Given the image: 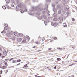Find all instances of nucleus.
<instances>
[{
    "label": "nucleus",
    "instance_id": "nucleus-1",
    "mask_svg": "<svg viewBox=\"0 0 77 77\" xmlns=\"http://www.w3.org/2000/svg\"><path fill=\"white\" fill-rule=\"evenodd\" d=\"M14 32L12 31L10 32V34H9L8 33H7L6 35L8 37V38L10 39H11L12 41H14L15 40V37L14 36L12 35Z\"/></svg>",
    "mask_w": 77,
    "mask_h": 77
},
{
    "label": "nucleus",
    "instance_id": "nucleus-2",
    "mask_svg": "<svg viewBox=\"0 0 77 77\" xmlns=\"http://www.w3.org/2000/svg\"><path fill=\"white\" fill-rule=\"evenodd\" d=\"M39 6H38L35 8V7L34 6L32 7V10H30V11H31V12H32V11H33V10L35 9V11H38V9H39Z\"/></svg>",
    "mask_w": 77,
    "mask_h": 77
},
{
    "label": "nucleus",
    "instance_id": "nucleus-3",
    "mask_svg": "<svg viewBox=\"0 0 77 77\" xmlns=\"http://www.w3.org/2000/svg\"><path fill=\"white\" fill-rule=\"evenodd\" d=\"M20 7L19 6L17 5L16 6V11H20Z\"/></svg>",
    "mask_w": 77,
    "mask_h": 77
},
{
    "label": "nucleus",
    "instance_id": "nucleus-4",
    "mask_svg": "<svg viewBox=\"0 0 77 77\" xmlns=\"http://www.w3.org/2000/svg\"><path fill=\"white\" fill-rule=\"evenodd\" d=\"M6 26L4 28V29L5 30H8V24H6Z\"/></svg>",
    "mask_w": 77,
    "mask_h": 77
},
{
    "label": "nucleus",
    "instance_id": "nucleus-5",
    "mask_svg": "<svg viewBox=\"0 0 77 77\" xmlns=\"http://www.w3.org/2000/svg\"><path fill=\"white\" fill-rule=\"evenodd\" d=\"M58 19L60 21H62L63 20V18L62 16H59L58 17Z\"/></svg>",
    "mask_w": 77,
    "mask_h": 77
},
{
    "label": "nucleus",
    "instance_id": "nucleus-6",
    "mask_svg": "<svg viewBox=\"0 0 77 77\" xmlns=\"http://www.w3.org/2000/svg\"><path fill=\"white\" fill-rule=\"evenodd\" d=\"M22 40V39L21 38H17V41H18V42H21Z\"/></svg>",
    "mask_w": 77,
    "mask_h": 77
},
{
    "label": "nucleus",
    "instance_id": "nucleus-7",
    "mask_svg": "<svg viewBox=\"0 0 77 77\" xmlns=\"http://www.w3.org/2000/svg\"><path fill=\"white\" fill-rule=\"evenodd\" d=\"M3 54L4 56H7V52L6 51V50H5L4 52H3Z\"/></svg>",
    "mask_w": 77,
    "mask_h": 77
},
{
    "label": "nucleus",
    "instance_id": "nucleus-8",
    "mask_svg": "<svg viewBox=\"0 0 77 77\" xmlns=\"http://www.w3.org/2000/svg\"><path fill=\"white\" fill-rule=\"evenodd\" d=\"M60 5H58L57 7V9H60Z\"/></svg>",
    "mask_w": 77,
    "mask_h": 77
},
{
    "label": "nucleus",
    "instance_id": "nucleus-9",
    "mask_svg": "<svg viewBox=\"0 0 77 77\" xmlns=\"http://www.w3.org/2000/svg\"><path fill=\"white\" fill-rule=\"evenodd\" d=\"M26 40H23L22 42L21 43H25V42H26Z\"/></svg>",
    "mask_w": 77,
    "mask_h": 77
},
{
    "label": "nucleus",
    "instance_id": "nucleus-10",
    "mask_svg": "<svg viewBox=\"0 0 77 77\" xmlns=\"http://www.w3.org/2000/svg\"><path fill=\"white\" fill-rule=\"evenodd\" d=\"M58 14H61V10H59L58 11Z\"/></svg>",
    "mask_w": 77,
    "mask_h": 77
},
{
    "label": "nucleus",
    "instance_id": "nucleus-11",
    "mask_svg": "<svg viewBox=\"0 0 77 77\" xmlns=\"http://www.w3.org/2000/svg\"><path fill=\"white\" fill-rule=\"evenodd\" d=\"M53 16L54 17H57V14L55 13H54Z\"/></svg>",
    "mask_w": 77,
    "mask_h": 77
},
{
    "label": "nucleus",
    "instance_id": "nucleus-12",
    "mask_svg": "<svg viewBox=\"0 0 77 77\" xmlns=\"http://www.w3.org/2000/svg\"><path fill=\"white\" fill-rule=\"evenodd\" d=\"M53 21H57V18H54L53 19Z\"/></svg>",
    "mask_w": 77,
    "mask_h": 77
},
{
    "label": "nucleus",
    "instance_id": "nucleus-13",
    "mask_svg": "<svg viewBox=\"0 0 77 77\" xmlns=\"http://www.w3.org/2000/svg\"><path fill=\"white\" fill-rule=\"evenodd\" d=\"M54 24L55 26H57V25L59 24V23H58V22H56L54 23Z\"/></svg>",
    "mask_w": 77,
    "mask_h": 77
},
{
    "label": "nucleus",
    "instance_id": "nucleus-14",
    "mask_svg": "<svg viewBox=\"0 0 77 77\" xmlns=\"http://www.w3.org/2000/svg\"><path fill=\"white\" fill-rule=\"evenodd\" d=\"M63 25L64 27H67V25L65 24V23H63Z\"/></svg>",
    "mask_w": 77,
    "mask_h": 77
},
{
    "label": "nucleus",
    "instance_id": "nucleus-15",
    "mask_svg": "<svg viewBox=\"0 0 77 77\" xmlns=\"http://www.w3.org/2000/svg\"><path fill=\"white\" fill-rule=\"evenodd\" d=\"M17 62V60H13V61L12 62V63H16Z\"/></svg>",
    "mask_w": 77,
    "mask_h": 77
},
{
    "label": "nucleus",
    "instance_id": "nucleus-16",
    "mask_svg": "<svg viewBox=\"0 0 77 77\" xmlns=\"http://www.w3.org/2000/svg\"><path fill=\"white\" fill-rule=\"evenodd\" d=\"M43 18L45 19V20H46L47 19V16H46L44 15L43 16Z\"/></svg>",
    "mask_w": 77,
    "mask_h": 77
},
{
    "label": "nucleus",
    "instance_id": "nucleus-17",
    "mask_svg": "<svg viewBox=\"0 0 77 77\" xmlns=\"http://www.w3.org/2000/svg\"><path fill=\"white\" fill-rule=\"evenodd\" d=\"M64 9L65 11H67V9H67V8H66V7H65L64 8Z\"/></svg>",
    "mask_w": 77,
    "mask_h": 77
},
{
    "label": "nucleus",
    "instance_id": "nucleus-18",
    "mask_svg": "<svg viewBox=\"0 0 77 77\" xmlns=\"http://www.w3.org/2000/svg\"><path fill=\"white\" fill-rule=\"evenodd\" d=\"M66 1V0H62V2H63V3H65Z\"/></svg>",
    "mask_w": 77,
    "mask_h": 77
},
{
    "label": "nucleus",
    "instance_id": "nucleus-19",
    "mask_svg": "<svg viewBox=\"0 0 77 77\" xmlns=\"http://www.w3.org/2000/svg\"><path fill=\"white\" fill-rule=\"evenodd\" d=\"M57 60L58 61H60V60H61V59L60 58H57Z\"/></svg>",
    "mask_w": 77,
    "mask_h": 77
},
{
    "label": "nucleus",
    "instance_id": "nucleus-20",
    "mask_svg": "<svg viewBox=\"0 0 77 77\" xmlns=\"http://www.w3.org/2000/svg\"><path fill=\"white\" fill-rule=\"evenodd\" d=\"M26 38H27V39H28L29 40L30 39V37H29L28 36H26Z\"/></svg>",
    "mask_w": 77,
    "mask_h": 77
},
{
    "label": "nucleus",
    "instance_id": "nucleus-21",
    "mask_svg": "<svg viewBox=\"0 0 77 77\" xmlns=\"http://www.w3.org/2000/svg\"><path fill=\"white\" fill-rule=\"evenodd\" d=\"M49 18V20H50V21H51L52 20V17H48Z\"/></svg>",
    "mask_w": 77,
    "mask_h": 77
},
{
    "label": "nucleus",
    "instance_id": "nucleus-22",
    "mask_svg": "<svg viewBox=\"0 0 77 77\" xmlns=\"http://www.w3.org/2000/svg\"><path fill=\"white\" fill-rule=\"evenodd\" d=\"M2 8L4 9H6V7H5V6H2Z\"/></svg>",
    "mask_w": 77,
    "mask_h": 77
},
{
    "label": "nucleus",
    "instance_id": "nucleus-23",
    "mask_svg": "<svg viewBox=\"0 0 77 77\" xmlns=\"http://www.w3.org/2000/svg\"><path fill=\"white\" fill-rule=\"evenodd\" d=\"M14 35H15V36H17V32H14Z\"/></svg>",
    "mask_w": 77,
    "mask_h": 77
},
{
    "label": "nucleus",
    "instance_id": "nucleus-24",
    "mask_svg": "<svg viewBox=\"0 0 77 77\" xmlns=\"http://www.w3.org/2000/svg\"><path fill=\"white\" fill-rule=\"evenodd\" d=\"M10 2V0H8L6 2L7 3H9Z\"/></svg>",
    "mask_w": 77,
    "mask_h": 77
},
{
    "label": "nucleus",
    "instance_id": "nucleus-25",
    "mask_svg": "<svg viewBox=\"0 0 77 77\" xmlns=\"http://www.w3.org/2000/svg\"><path fill=\"white\" fill-rule=\"evenodd\" d=\"M21 60L20 59H19L18 60H17V62H21Z\"/></svg>",
    "mask_w": 77,
    "mask_h": 77
},
{
    "label": "nucleus",
    "instance_id": "nucleus-26",
    "mask_svg": "<svg viewBox=\"0 0 77 77\" xmlns=\"http://www.w3.org/2000/svg\"><path fill=\"white\" fill-rule=\"evenodd\" d=\"M46 12L48 13V14H49V13H50V11H49L48 10H47L46 11Z\"/></svg>",
    "mask_w": 77,
    "mask_h": 77
},
{
    "label": "nucleus",
    "instance_id": "nucleus-27",
    "mask_svg": "<svg viewBox=\"0 0 77 77\" xmlns=\"http://www.w3.org/2000/svg\"><path fill=\"white\" fill-rule=\"evenodd\" d=\"M19 35L20 36H21V37L23 36V34H20Z\"/></svg>",
    "mask_w": 77,
    "mask_h": 77
},
{
    "label": "nucleus",
    "instance_id": "nucleus-28",
    "mask_svg": "<svg viewBox=\"0 0 77 77\" xmlns=\"http://www.w3.org/2000/svg\"><path fill=\"white\" fill-rule=\"evenodd\" d=\"M11 7H14V4H11Z\"/></svg>",
    "mask_w": 77,
    "mask_h": 77
},
{
    "label": "nucleus",
    "instance_id": "nucleus-29",
    "mask_svg": "<svg viewBox=\"0 0 77 77\" xmlns=\"http://www.w3.org/2000/svg\"><path fill=\"white\" fill-rule=\"evenodd\" d=\"M3 32L5 34L6 33V31L5 30H4L3 31Z\"/></svg>",
    "mask_w": 77,
    "mask_h": 77
},
{
    "label": "nucleus",
    "instance_id": "nucleus-30",
    "mask_svg": "<svg viewBox=\"0 0 77 77\" xmlns=\"http://www.w3.org/2000/svg\"><path fill=\"white\" fill-rule=\"evenodd\" d=\"M4 64H5V65H6V66H8V64H7V63L5 62L4 63Z\"/></svg>",
    "mask_w": 77,
    "mask_h": 77
},
{
    "label": "nucleus",
    "instance_id": "nucleus-31",
    "mask_svg": "<svg viewBox=\"0 0 77 77\" xmlns=\"http://www.w3.org/2000/svg\"><path fill=\"white\" fill-rule=\"evenodd\" d=\"M39 9L41 10V11H42V10L43 9V8H39Z\"/></svg>",
    "mask_w": 77,
    "mask_h": 77
},
{
    "label": "nucleus",
    "instance_id": "nucleus-32",
    "mask_svg": "<svg viewBox=\"0 0 77 77\" xmlns=\"http://www.w3.org/2000/svg\"><path fill=\"white\" fill-rule=\"evenodd\" d=\"M10 59L9 61H11L12 60H13V59H14L13 58H12L10 59Z\"/></svg>",
    "mask_w": 77,
    "mask_h": 77
},
{
    "label": "nucleus",
    "instance_id": "nucleus-33",
    "mask_svg": "<svg viewBox=\"0 0 77 77\" xmlns=\"http://www.w3.org/2000/svg\"><path fill=\"white\" fill-rule=\"evenodd\" d=\"M44 23L45 24V26H47V22H45V21H44Z\"/></svg>",
    "mask_w": 77,
    "mask_h": 77
},
{
    "label": "nucleus",
    "instance_id": "nucleus-34",
    "mask_svg": "<svg viewBox=\"0 0 77 77\" xmlns=\"http://www.w3.org/2000/svg\"><path fill=\"white\" fill-rule=\"evenodd\" d=\"M2 66V64L0 63V68H1Z\"/></svg>",
    "mask_w": 77,
    "mask_h": 77
},
{
    "label": "nucleus",
    "instance_id": "nucleus-35",
    "mask_svg": "<svg viewBox=\"0 0 77 77\" xmlns=\"http://www.w3.org/2000/svg\"><path fill=\"white\" fill-rule=\"evenodd\" d=\"M51 26H54V24H53V22H51Z\"/></svg>",
    "mask_w": 77,
    "mask_h": 77
},
{
    "label": "nucleus",
    "instance_id": "nucleus-36",
    "mask_svg": "<svg viewBox=\"0 0 77 77\" xmlns=\"http://www.w3.org/2000/svg\"><path fill=\"white\" fill-rule=\"evenodd\" d=\"M72 21H74L75 20V19H74V18H72Z\"/></svg>",
    "mask_w": 77,
    "mask_h": 77
},
{
    "label": "nucleus",
    "instance_id": "nucleus-37",
    "mask_svg": "<svg viewBox=\"0 0 77 77\" xmlns=\"http://www.w3.org/2000/svg\"><path fill=\"white\" fill-rule=\"evenodd\" d=\"M24 11L25 12H27V9H25L24 10Z\"/></svg>",
    "mask_w": 77,
    "mask_h": 77
},
{
    "label": "nucleus",
    "instance_id": "nucleus-38",
    "mask_svg": "<svg viewBox=\"0 0 77 77\" xmlns=\"http://www.w3.org/2000/svg\"><path fill=\"white\" fill-rule=\"evenodd\" d=\"M35 43H36V44H39V43H38V41L36 42Z\"/></svg>",
    "mask_w": 77,
    "mask_h": 77
},
{
    "label": "nucleus",
    "instance_id": "nucleus-39",
    "mask_svg": "<svg viewBox=\"0 0 77 77\" xmlns=\"http://www.w3.org/2000/svg\"><path fill=\"white\" fill-rule=\"evenodd\" d=\"M20 12L22 14H23V13H24V11H22Z\"/></svg>",
    "mask_w": 77,
    "mask_h": 77
},
{
    "label": "nucleus",
    "instance_id": "nucleus-40",
    "mask_svg": "<svg viewBox=\"0 0 77 77\" xmlns=\"http://www.w3.org/2000/svg\"><path fill=\"white\" fill-rule=\"evenodd\" d=\"M47 2H51V0H46Z\"/></svg>",
    "mask_w": 77,
    "mask_h": 77
},
{
    "label": "nucleus",
    "instance_id": "nucleus-41",
    "mask_svg": "<svg viewBox=\"0 0 77 77\" xmlns=\"http://www.w3.org/2000/svg\"><path fill=\"white\" fill-rule=\"evenodd\" d=\"M3 72V71L2 70H1L0 71V74H2V72Z\"/></svg>",
    "mask_w": 77,
    "mask_h": 77
},
{
    "label": "nucleus",
    "instance_id": "nucleus-42",
    "mask_svg": "<svg viewBox=\"0 0 77 77\" xmlns=\"http://www.w3.org/2000/svg\"><path fill=\"white\" fill-rule=\"evenodd\" d=\"M57 39V38L56 37H54V39L55 40H56Z\"/></svg>",
    "mask_w": 77,
    "mask_h": 77
},
{
    "label": "nucleus",
    "instance_id": "nucleus-43",
    "mask_svg": "<svg viewBox=\"0 0 77 77\" xmlns=\"http://www.w3.org/2000/svg\"><path fill=\"white\" fill-rule=\"evenodd\" d=\"M72 48H73V49H75V47L74 46H72Z\"/></svg>",
    "mask_w": 77,
    "mask_h": 77
},
{
    "label": "nucleus",
    "instance_id": "nucleus-44",
    "mask_svg": "<svg viewBox=\"0 0 77 77\" xmlns=\"http://www.w3.org/2000/svg\"><path fill=\"white\" fill-rule=\"evenodd\" d=\"M27 66V64H26V65H24V67H27V66Z\"/></svg>",
    "mask_w": 77,
    "mask_h": 77
},
{
    "label": "nucleus",
    "instance_id": "nucleus-45",
    "mask_svg": "<svg viewBox=\"0 0 77 77\" xmlns=\"http://www.w3.org/2000/svg\"><path fill=\"white\" fill-rule=\"evenodd\" d=\"M8 60H9V59H6L5 60H6V61H8Z\"/></svg>",
    "mask_w": 77,
    "mask_h": 77
},
{
    "label": "nucleus",
    "instance_id": "nucleus-46",
    "mask_svg": "<svg viewBox=\"0 0 77 77\" xmlns=\"http://www.w3.org/2000/svg\"><path fill=\"white\" fill-rule=\"evenodd\" d=\"M49 50H51V48H49Z\"/></svg>",
    "mask_w": 77,
    "mask_h": 77
},
{
    "label": "nucleus",
    "instance_id": "nucleus-47",
    "mask_svg": "<svg viewBox=\"0 0 77 77\" xmlns=\"http://www.w3.org/2000/svg\"><path fill=\"white\" fill-rule=\"evenodd\" d=\"M0 50H2V48H0Z\"/></svg>",
    "mask_w": 77,
    "mask_h": 77
},
{
    "label": "nucleus",
    "instance_id": "nucleus-48",
    "mask_svg": "<svg viewBox=\"0 0 77 77\" xmlns=\"http://www.w3.org/2000/svg\"><path fill=\"white\" fill-rule=\"evenodd\" d=\"M3 68H6V66H3Z\"/></svg>",
    "mask_w": 77,
    "mask_h": 77
},
{
    "label": "nucleus",
    "instance_id": "nucleus-49",
    "mask_svg": "<svg viewBox=\"0 0 77 77\" xmlns=\"http://www.w3.org/2000/svg\"><path fill=\"white\" fill-rule=\"evenodd\" d=\"M21 65V63H19L18 64H17V66H18V65Z\"/></svg>",
    "mask_w": 77,
    "mask_h": 77
},
{
    "label": "nucleus",
    "instance_id": "nucleus-50",
    "mask_svg": "<svg viewBox=\"0 0 77 77\" xmlns=\"http://www.w3.org/2000/svg\"><path fill=\"white\" fill-rule=\"evenodd\" d=\"M70 54H69V55H68V56H67V58H68V56H69Z\"/></svg>",
    "mask_w": 77,
    "mask_h": 77
},
{
    "label": "nucleus",
    "instance_id": "nucleus-51",
    "mask_svg": "<svg viewBox=\"0 0 77 77\" xmlns=\"http://www.w3.org/2000/svg\"><path fill=\"white\" fill-rule=\"evenodd\" d=\"M35 77H38V76L36 75H35Z\"/></svg>",
    "mask_w": 77,
    "mask_h": 77
},
{
    "label": "nucleus",
    "instance_id": "nucleus-52",
    "mask_svg": "<svg viewBox=\"0 0 77 77\" xmlns=\"http://www.w3.org/2000/svg\"><path fill=\"white\" fill-rule=\"evenodd\" d=\"M54 69H56V66H55L54 67Z\"/></svg>",
    "mask_w": 77,
    "mask_h": 77
},
{
    "label": "nucleus",
    "instance_id": "nucleus-53",
    "mask_svg": "<svg viewBox=\"0 0 77 77\" xmlns=\"http://www.w3.org/2000/svg\"><path fill=\"white\" fill-rule=\"evenodd\" d=\"M75 63H74V64H72V65H75Z\"/></svg>",
    "mask_w": 77,
    "mask_h": 77
},
{
    "label": "nucleus",
    "instance_id": "nucleus-54",
    "mask_svg": "<svg viewBox=\"0 0 77 77\" xmlns=\"http://www.w3.org/2000/svg\"><path fill=\"white\" fill-rule=\"evenodd\" d=\"M75 63H74V64H72V65H75Z\"/></svg>",
    "mask_w": 77,
    "mask_h": 77
},
{
    "label": "nucleus",
    "instance_id": "nucleus-55",
    "mask_svg": "<svg viewBox=\"0 0 77 77\" xmlns=\"http://www.w3.org/2000/svg\"><path fill=\"white\" fill-rule=\"evenodd\" d=\"M36 47V46H34L33 47V48H35Z\"/></svg>",
    "mask_w": 77,
    "mask_h": 77
},
{
    "label": "nucleus",
    "instance_id": "nucleus-56",
    "mask_svg": "<svg viewBox=\"0 0 77 77\" xmlns=\"http://www.w3.org/2000/svg\"><path fill=\"white\" fill-rule=\"evenodd\" d=\"M3 33V31H2V32H1V33Z\"/></svg>",
    "mask_w": 77,
    "mask_h": 77
},
{
    "label": "nucleus",
    "instance_id": "nucleus-57",
    "mask_svg": "<svg viewBox=\"0 0 77 77\" xmlns=\"http://www.w3.org/2000/svg\"><path fill=\"white\" fill-rule=\"evenodd\" d=\"M32 0L33 2H35V0Z\"/></svg>",
    "mask_w": 77,
    "mask_h": 77
},
{
    "label": "nucleus",
    "instance_id": "nucleus-58",
    "mask_svg": "<svg viewBox=\"0 0 77 77\" xmlns=\"http://www.w3.org/2000/svg\"><path fill=\"white\" fill-rule=\"evenodd\" d=\"M8 70H7L6 72V73H7V72H8Z\"/></svg>",
    "mask_w": 77,
    "mask_h": 77
},
{
    "label": "nucleus",
    "instance_id": "nucleus-59",
    "mask_svg": "<svg viewBox=\"0 0 77 77\" xmlns=\"http://www.w3.org/2000/svg\"><path fill=\"white\" fill-rule=\"evenodd\" d=\"M29 15H31L32 14H30V13H28Z\"/></svg>",
    "mask_w": 77,
    "mask_h": 77
},
{
    "label": "nucleus",
    "instance_id": "nucleus-60",
    "mask_svg": "<svg viewBox=\"0 0 77 77\" xmlns=\"http://www.w3.org/2000/svg\"><path fill=\"white\" fill-rule=\"evenodd\" d=\"M32 41L33 42H34V40H32Z\"/></svg>",
    "mask_w": 77,
    "mask_h": 77
},
{
    "label": "nucleus",
    "instance_id": "nucleus-61",
    "mask_svg": "<svg viewBox=\"0 0 77 77\" xmlns=\"http://www.w3.org/2000/svg\"><path fill=\"white\" fill-rule=\"evenodd\" d=\"M2 56V54H1L0 53V56Z\"/></svg>",
    "mask_w": 77,
    "mask_h": 77
},
{
    "label": "nucleus",
    "instance_id": "nucleus-62",
    "mask_svg": "<svg viewBox=\"0 0 77 77\" xmlns=\"http://www.w3.org/2000/svg\"><path fill=\"white\" fill-rule=\"evenodd\" d=\"M74 62H77V61H73Z\"/></svg>",
    "mask_w": 77,
    "mask_h": 77
},
{
    "label": "nucleus",
    "instance_id": "nucleus-63",
    "mask_svg": "<svg viewBox=\"0 0 77 77\" xmlns=\"http://www.w3.org/2000/svg\"><path fill=\"white\" fill-rule=\"evenodd\" d=\"M72 77H74V76L73 75H72Z\"/></svg>",
    "mask_w": 77,
    "mask_h": 77
},
{
    "label": "nucleus",
    "instance_id": "nucleus-64",
    "mask_svg": "<svg viewBox=\"0 0 77 77\" xmlns=\"http://www.w3.org/2000/svg\"><path fill=\"white\" fill-rule=\"evenodd\" d=\"M69 66H72V65H69Z\"/></svg>",
    "mask_w": 77,
    "mask_h": 77
}]
</instances>
